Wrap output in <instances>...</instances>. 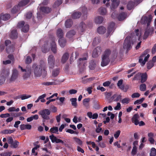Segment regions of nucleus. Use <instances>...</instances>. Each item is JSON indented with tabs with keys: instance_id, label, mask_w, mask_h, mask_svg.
I'll return each mask as SVG.
<instances>
[{
	"instance_id": "1",
	"label": "nucleus",
	"mask_w": 156,
	"mask_h": 156,
	"mask_svg": "<svg viewBox=\"0 0 156 156\" xmlns=\"http://www.w3.org/2000/svg\"><path fill=\"white\" fill-rule=\"evenodd\" d=\"M32 69L36 77H39L42 76L43 77H44L47 75V67L45 63L43 61H41L39 65L34 63L32 66Z\"/></svg>"
},
{
	"instance_id": "2",
	"label": "nucleus",
	"mask_w": 156,
	"mask_h": 156,
	"mask_svg": "<svg viewBox=\"0 0 156 156\" xmlns=\"http://www.w3.org/2000/svg\"><path fill=\"white\" fill-rule=\"evenodd\" d=\"M51 113L50 111L47 109H45L40 111L38 112V114L41 115L43 123L42 125L45 127V125L44 122L47 120H48L50 119L49 115Z\"/></svg>"
},
{
	"instance_id": "3",
	"label": "nucleus",
	"mask_w": 156,
	"mask_h": 156,
	"mask_svg": "<svg viewBox=\"0 0 156 156\" xmlns=\"http://www.w3.org/2000/svg\"><path fill=\"white\" fill-rule=\"evenodd\" d=\"M87 59L86 57L80 58L78 61V63L79 67L80 68V71L82 72L84 69V67L87 65V62L86 61Z\"/></svg>"
},
{
	"instance_id": "4",
	"label": "nucleus",
	"mask_w": 156,
	"mask_h": 156,
	"mask_svg": "<svg viewBox=\"0 0 156 156\" xmlns=\"http://www.w3.org/2000/svg\"><path fill=\"white\" fill-rule=\"evenodd\" d=\"M152 19V17L151 15H149L148 16H143L141 20V23L143 24H147V27H148L150 25Z\"/></svg>"
},
{
	"instance_id": "5",
	"label": "nucleus",
	"mask_w": 156,
	"mask_h": 156,
	"mask_svg": "<svg viewBox=\"0 0 156 156\" xmlns=\"http://www.w3.org/2000/svg\"><path fill=\"white\" fill-rule=\"evenodd\" d=\"M5 45L7 47L6 50L8 53L13 52L14 50V46L13 44H11V41L9 40L5 41Z\"/></svg>"
},
{
	"instance_id": "6",
	"label": "nucleus",
	"mask_w": 156,
	"mask_h": 156,
	"mask_svg": "<svg viewBox=\"0 0 156 156\" xmlns=\"http://www.w3.org/2000/svg\"><path fill=\"white\" fill-rule=\"evenodd\" d=\"M123 48L124 49L127 50V51H129L132 48L131 46V39L130 37H127L125 39Z\"/></svg>"
},
{
	"instance_id": "7",
	"label": "nucleus",
	"mask_w": 156,
	"mask_h": 156,
	"mask_svg": "<svg viewBox=\"0 0 156 156\" xmlns=\"http://www.w3.org/2000/svg\"><path fill=\"white\" fill-rule=\"evenodd\" d=\"M140 76H141V83H143L146 82L147 78V75L146 73H138V74H136L134 77L133 80H138L137 77Z\"/></svg>"
},
{
	"instance_id": "8",
	"label": "nucleus",
	"mask_w": 156,
	"mask_h": 156,
	"mask_svg": "<svg viewBox=\"0 0 156 156\" xmlns=\"http://www.w3.org/2000/svg\"><path fill=\"white\" fill-rule=\"evenodd\" d=\"M48 63L50 69H52L55 67V59L53 55H50L48 59Z\"/></svg>"
},
{
	"instance_id": "9",
	"label": "nucleus",
	"mask_w": 156,
	"mask_h": 156,
	"mask_svg": "<svg viewBox=\"0 0 156 156\" xmlns=\"http://www.w3.org/2000/svg\"><path fill=\"white\" fill-rule=\"evenodd\" d=\"M50 139L51 140L52 143H54L55 142L56 143L58 144L61 143L62 144L66 145V144L64 142L61 140L57 138V137L55 136L54 134H52L49 136Z\"/></svg>"
},
{
	"instance_id": "10",
	"label": "nucleus",
	"mask_w": 156,
	"mask_h": 156,
	"mask_svg": "<svg viewBox=\"0 0 156 156\" xmlns=\"http://www.w3.org/2000/svg\"><path fill=\"white\" fill-rule=\"evenodd\" d=\"M154 31V29L153 27L149 28L147 27L146 29L143 37L144 39H147L149 35L152 34Z\"/></svg>"
},
{
	"instance_id": "11",
	"label": "nucleus",
	"mask_w": 156,
	"mask_h": 156,
	"mask_svg": "<svg viewBox=\"0 0 156 156\" xmlns=\"http://www.w3.org/2000/svg\"><path fill=\"white\" fill-rule=\"evenodd\" d=\"M102 51V49L101 47L98 46L95 48L93 50L92 54L93 58L98 57Z\"/></svg>"
},
{
	"instance_id": "12",
	"label": "nucleus",
	"mask_w": 156,
	"mask_h": 156,
	"mask_svg": "<svg viewBox=\"0 0 156 156\" xmlns=\"http://www.w3.org/2000/svg\"><path fill=\"white\" fill-rule=\"evenodd\" d=\"M115 25L114 23L112 22L110 23L107 30V37L110 35L112 32L114 31Z\"/></svg>"
},
{
	"instance_id": "13",
	"label": "nucleus",
	"mask_w": 156,
	"mask_h": 156,
	"mask_svg": "<svg viewBox=\"0 0 156 156\" xmlns=\"http://www.w3.org/2000/svg\"><path fill=\"white\" fill-rule=\"evenodd\" d=\"M110 61L109 58L105 57L102 56V61L101 63V66L104 67L107 65Z\"/></svg>"
},
{
	"instance_id": "14",
	"label": "nucleus",
	"mask_w": 156,
	"mask_h": 156,
	"mask_svg": "<svg viewBox=\"0 0 156 156\" xmlns=\"http://www.w3.org/2000/svg\"><path fill=\"white\" fill-rule=\"evenodd\" d=\"M18 73V71L16 69H14L12 70V73L11 77L10 79V82L14 81L17 78Z\"/></svg>"
},
{
	"instance_id": "15",
	"label": "nucleus",
	"mask_w": 156,
	"mask_h": 156,
	"mask_svg": "<svg viewBox=\"0 0 156 156\" xmlns=\"http://www.w3.org/2000/svg\"><path fill=\"white\" fill-rule=\"evenodd\" d=\"M51 48L52 52L55 54L57 52V46L54 39L52 40L51 44Z\"/></svg>"
},
{
	"instance_id": "16",
	"label": "nucleus",
	"mask_w": 156,
	"mask_h": 156,
	"mask_svg": "<svg viewBox=\"0 0 156 156\" xmlns=\"http://www.w3.org/2000/svg\"><path fill=\"white\" fill-rule=\"evenodd\" d=\"M111 0L112 2L111 7V9L112 10H114L118 6L119 4V1H117V0Z\"/></svg>"
},
{
	"instance_id": "17",
	"label": "nucleus",
	"mask_w": 156,
	"mask_h": 156,
	"mask_svg": "<svg viewBox=\"0 0 156 156\" xmlns=\"http://www.w3.org/2000/svg\"><path fill=\"white\" fill-rule=\"evenodd\" d=\"M40 9L42 12L45 13H48L50 12L51 10V8L46 6H43L41 7Z\"/></svg>"
},
{
	"instance_id": "18",
	"label": "nucleus",
	"mask_w": 156,
	"mask_h": 156,
	"mask_svg": "<svg viewBox=\"0 0 156 156\" xmlns=\"http://www.w3.org/2000/svg\"><path fill=\"white\" fill-rule=\"evenodd\" d=\"M139 116L137 114L134 115L132 118V122L136 125H137L139 124V122L138 119L139 118Z\"/></svg>"
},
{
	"instance_id": "19",
	"label": "nucleus",
	"mask_w": 156,
	"mask_h": 156,
	"mask_svg": "<svg viewBox=\"0 0 156 156\" xmlns=\"http://www.w3.org/2000/svg\"><path fill=\"white\" fill-rule=\"evenodd\" d=\"M69 57V54L68 52L65 53L62 56L61 62L64 64L66 62Z\"/></svg>"
},
{
	"instance_id": "20",
	"label": "nucleus",
	"mask_w": 156,
	"mask_h": 156,
	"mask_svg": "<svg viewBox=\"0 0 156 156\" xmlns=\"http://www.w3.org/2000/svg\"><path fill=\"white\" fill-rule=\"evenodd\" d=\"M86 28V24L83 22H81L78 27V29L82 32H83L85 30Z\"/></svg>"
},
{
	"instance_id": "21",
	"label": "nucleus",
	"mask_w": 156,
	"mask_h": 156,
	"mask_svg": "<svg viewBox=\"0 0 156 156\" xmlns=\"http://www.w3.org/2000/svg\"><path fill=\"white\" fill-rule=\"evenodd\" d=\"M18 34L17 30H13L12 31L10 35V37L12 39H15L17 38Z\"/></svg>"
},
{
	"instance_id": "22",
	"label": "nucleus",
	"mask_w": 156,
	"mask_h": 156,
	"mask_svg": "<svg viewBox=\"0 0 156 156\" xmlns=\"http://www.w3.org/2000/svg\"><path fill=\"white\" fill-rule=\"evenodd\" d=\"M9 74V71L8 69L3 70L2 71L1 76L2 77H4L5 79L7 78Z\"/></svg>"
},
{
	"instance_id": "23",
	"label": "nucleus",
	"mask_w": 156,
	"mask_h": 156,
	"mask_svg": "<svg viewBox=\"0 0 156 156\" xmlns=\"http://www.w3.org/2000/svg\"><path fill=\"white\" fill-rule=\"evenodd\" d=\"M58 43L60 46L62 48L64 47L66 44V40L65 38H59Z\"/></svg>"
},
{
	"instance_id": "24",
	"label": "nucleus",
	"mask_w": 156,
	"mask_h": 156,
	"mask_svg": "<svg viewBox=\"0 0 156 156\" xmlns=\"http://www.w3.org/2000/svg\"><path fill=\"white\" fill-rule=\"evenodd\" d=\"M81 13L79 12H74L72 15L73 19H76L79 18L81 15Z\"/></svg>"
},
{
	"instance_id": "25",
	"label": "nucleus",
	"mask_w": 156,
	"mask_h": 156,
	"mask_svg": "<svg viewBox=\"0 0 156 156\" xmlns=\"http://www.w3.org/2000/svg\"><path fill=\"white\" fill-rule=\"evenodd\" d=\"M73 22L71 19L67 20L65 22V26L66 28H70L73 24Z\"/></svg>"
},
{
	"instance_id": "26",
	"label": "nucleus",
	"mask_w": 156,
	"mask_h": 156,
	"mask_svg": "<svg viewBox=\"0 0 156 156\" xmlns=\"http://www.w3.org/2000/svg\"><path fill=\"white\" fill-rule=\"evenodd\" d=\"M10 15L9 14H1L0 18L1 20H3L6 21L10 19Z\"/></svg>"
},
{
	"instance_id": "27",
	"label": "nucleus",
	"mask_w": 156,
	"mask_h": 156,
	"mask_svg": "<svg viewBox=\"0 0 156 156\" xmlns=\"http://www.w3.org/2000/svg\"><path fill=\"white\" fill-rule=\"evenodd\" d=\"M111 51L109 49H106L102 55V56L105 57L109 58V56L111 55Z\"/></svg>"
},
{
	"instance_id": "28",
	"label": "nucleus",
	"mask_w": 156,
	"mask_h": 156,
	"mask_svg": "<svg viewBox=\"0 0 156 156\" xmlns=\"http://www.w3.org/2000/svg\"><path fill=\"white\" fill-rule=\"evenodd\" d=\"M31 126L30 124H22L20 126V129L21 130L25 129H30L31 128Z\"/></svg>"
},
{
	"instance_id": "29",
	"label": "nucleus",
	"mask_w": 156,
	"mask_h": 156,
	"mask_svg": "<svg viewBox=\"0 0 156 156\" xmlns=\"http://www.w3.org/2000/svg\"><path fill=\"white\" fill-rule=\"evenodd\" d=\"M95 22L97 24H100L103 21V18L102 16H98L95 19Z\"/></svg>"
},
{
	"instance_id": "30",
	"label": "nucleus",
	"mask_w": 156,
	"mask_h": 156,
	"mask_svg": "<svg viewBox=\"0 0 156 156\" xmlns=\"http://www.w3.org/2000/svg\"><path fill=\"white\" fill-rule=\"evenodd\" d=\"M106 28L103 26L99 27L97 29V31L100 34H104L106 32Z\"/></svg>"
},
{
	"instance_id": "31",
	"label": "nucleus",
	"mask_w": 156,
	"mask_h": 156,
	"mask_svg": "<svg viewBox=\"0 0 156 156\" xmlns=\"http://www.w3.org/2000/svg\"><path fill=\"white\" fill-rule=\"evenodd\" d=\"M76 34V32L74 30H71L68 31L66 35V37L70 38L72 37Z\"/></svg>"
},
{
	"instance_id": "32",
	"label": "nucleus",
	"mask_w": 156,
	"mask_h": 156,
	"mask_svg": "<svg viewBox=\"0 0 156 156\" xmlns=\"http://www.w3.org/2000/svg\"><path fill=\"white\" fill-rule=\"evenodd\" d=\"M57 34L58 37L59 38H62L64 36V33L62 29H58L57 30Z\"/></svg>"
},
{
	"instance_id": "33",
	"label": "nucleus",
	"mask_w": 156,
	"mask_h": 156,
	"mask_svg": "<svg viewBox=\"0 0 156 156\" xmlns=\"http://www.w3.org/2000/svg\"><path fill=\"white\" fill-rule=\"evenodd\" d=\"M58 127L57 126H54L51 128L50 130L49 131L52 133H55L58 134Z\"/></svg>"
},
{
	"instance_id": "34",
	"label": "nucleus",
	"mask_w": 156,
	"mask_h": 156,
	"mask_svg": "<svg viewBox=\"0 0 156 156\" xmlns=\"http://www.w3.org/2000/svg\"><path fill=\"white\" fill-rule=\"evenodd\" d=\"M98 11L100 14L102 15H106L107 13L106 9L105 7H101L99 9Z\"/></svg>"
},
{
	"instance_id": "35",
	"label": "nucleus",
	"mask_w": 156,
	"mask_h": 156,
	"mask_svg": "<svg viewBox=\"0 0 156 156\" xmlns=\"http://www.w3.org/2000/svg\"><path fill=\"white\" fill-rule=\"evenodd\" d=\"M126 16V14L125 13L122 12L119 14L118 18L119 21H121L125 18Z\"/></svg>"
},
{
	"instance_id": "36",
	"label": "nucleus",
	"mask_w": 156,
	"mask_h": 156,
	"mask_svg": "<svg viewBox=\"0 0 156 156\" xmlns=\"http://www.w3.org/2000/svg\"><path fill=\"white\" fill-rule=\"evenodd\" d=\"M30 2V0H23L20 1L18 4L20 7L23 6L27 5Z\"/></svg>"
},
{
	"instance_id": "37",
	"label": "nucleus",
	"mask_w": 156,
	"mask_h": 156,
	"mask_svg": "<svg viewBox=\"0 0 156 156\" xmlns=\"http://www.w3.org/2000/svg\"><path fill=\"white\" fill-rule=\"evenodd\" d=\"M60 69L57 68L53 70L52 72V76L54 77L57 76L59 74Z\"/></svg>"
},
{
	"instance_id": "38",
	"label": "nucleus",
	"mask_w": 156,
	"mask_h": 156,
	"mask_svg": "<svg viewBox=\"0 0 156 156\" xmlns=\"http://www.w3.org/2000/svg\"><path fill=\"white\" fill-rule=\"evenodd\" d=\"M76 101L77 99L76 98H72L70 99V101L71 102L72 105L75 107H76L77 106Z\"/></svg>"
},
{
	"instance_id": "39",
	"label": "nucleus",
	"mask_w": 156,
	"mask_h": 156,
	"mask_svg": "<svg viewBox=\"0 0 156 156\" xmlns=\"http://www.w3.org/2000/svg\"><path fill=\"white\" fill-rule=\"evenodd\" d=\"M134 2L132 1L129 2L127 5V8L129 10H131L134 6Z\"/></svg>"
},
{
	"instance_id": "40",
	"label": "nucleus",
	"mask_w": 156,
	"mask_h": 156,
	"mask_svg": "<svg viewBox=\"0 0 156 156\" xmlns=\"http://www.w3.org/2000/svg\"><path fill=\"white\" fill-rule=\"evenodd\" d=\"M15 129H5L2 131V133L4 134H11L15 131Z\"/></svg>"
},
{
	"instance_id": "41",
	"label": "nucleus",
	"mask_w": 156,
	"mask_h": 156,
	"mask_svg": "<svg viewBox=\"0 0 156 156\" xmlns=\"http://www.w3.org/2000/svg\"><path fill=\"white\" fill-rule=\"evenodd\" d=\"M20 7L18 5L14 6L11 10L12 12L13 13H16L20 9Z\"/></svg>"
},
{
	"instance_id": "42",
	"label": "nucleus",
	"mask_w": 156,
	"mask_h": 156,
	"mask_svg": "<svg viewBox=\"0 0 156 156\" xmlns=\"http://www.w3.org/2000/svg\"><path fill=\"white\" fill-rule=\"evenodd\" d=\"M119 89L121 90L124 92H126L129 89V86L127 85L125 86L124 85H122L119 87Z\"/></svg>"
},
{
	"instance_id": "43",
	"label": "nucleus",
	"mask_w": 156,
	"mask_h": 156,
	"mask_svg": "<svg viewBox=\"0 0 156 156\" xmlns=\"http://www.w3.org/2000/svg\"><path fill=\"white\" fill-rule=\"evenodd\" d=\"M154 63L153 61H149L147 63V68L148 69H151L154 66Z\"/></svg>"
},
{
	"instance_id": "44",
	"label": "nucleus",
	"mask_w": 156,
	"mask_h": 156,
	"mask_svg": "<svg viewBox=\"0 0 156 156\" xmlns=\"http://www.w3.org/2000/svg\"><path fill=\"white\" fill-rule=\"evenodd\" d=\"M100 40L99 38L98 37H95L93 40L92 44L93 46H95L98 44L100 42Z\"/></svg>"
},
{
	"instance_id": "45",
	"label": "nucleus",
	"mask_w": 156,
	"mask_h": 156,
	"mask_svg": "<svg viewBox=\"0 0 156 156\" xmlns=\"http://www.w3.org/2000/svg\"><path fill=\"white\" fill-rule=\"evenodd\" d=\"M29 26L28 24H26L22 28V31L24 32H27L29 30Z\"/></svg>"
},
{
	"instance_id": "46",
	"label": "nucleus",
	"mask_w": 156,
	"mask_h": 156,
	"mask_svg": "<svg viewBox=\"0 0 156 156\" xmlns=\"http://www.w3.org/2000/svg\"><path fill=\"white\" fill-rule=\"evenodd\" d=\"M62 2V0H57L54 3L53 5L54 8H56L59 6Z\"/></svg>"
},
{
	"instance_id": "47",
	"label": "nucleus",
	"mask_w": 156,
	"mask_h": 156,
	"mask_svg": "<svg viewBox=\"0 0 156 156\" xmlns=\"http://www.w3.org/2000/svg\"><path fill=\"white\" fill-rule=\"evenodd\" d=\"M151 151L150 156H155L156 155V149L154 147H152Z\"/></svg>"
},
{
	"instance_id": "48",
	"label": "nucleus",
	"mask_w": 156,
	"mask_h": 156,
	"mask_svg": "<svg viewBox=\"0 0 156 156\" xmlns=\"http://www.w3.org/2000/svg\"><path fill=\"white\" fill-rule=\"evenodd\" d=\"M73 139L78 144L80 145H82L83 142L80 139L76 137H74Z\"/></svg>"
},
{
	"instance_id": "49",
	"label": "nucleus",
	"mask_w": 156,
	"mask_h": 156,
	"mask_svg": "<svg viewBox=\"0 0 156 156\" xmlns=\"http://www.w3.org/2000/svg\"><path fill=\"white\" fill-rule=\"evenodd\" d=\"M25 22L24 21H21L19 22L17 25V27L19 28H22L25 25Z\"/></svg>"
},
{
	"instance_id": "50",
	"label": "nucleus",
	"mask_w": 156,
	"mask_h": 156,
	"mask_svg": "<svg viewBox=\"0 0 156 156\" xmlns=\"http://www.w3.org/2000/svg\"><path fill=\"white\" fill-rule=\"evenodd\" d=\"M90 98H86L84 99L83 101V103L84 105L86 107L88 106L87 103L90 101Z\"/></svg>"
},
{
	"instance_id": "51",
	"label": "nucleus",
	"mask_w": 156,
	"mask_h": 156,
	"mask_svg": "<svg viewBox=\"0 0 156 156\" xmlns=\"http://www.w3.org/2000/svg\"><path fill=\"white\" fill-rule=\"evenodd\" d=\"M137 152V147L136 146H133L132 150L131 151V154L132 155L134 156L136 154Z\"/></svg>"
},
{
	"instance_id": "52",
	"label": "nucleus",
	"mask_w": 156,
	"mask_h": 156,
	"mask_svg": "<svg viewBox=\"0 0 156 156\" xmlns=\"http://www.w3.org/2000/svg\"><path fill=\"white\" fill-rule=\"evenodd\" d=\"M19 142L15 141L13 142L11 144V147L13 148H16L17 147L18 145Z\"/></svg>"
},
{
	"instance_id": "53",
	"label": "nucleus",
	"mask_w": 156,
	"mask_h": 156,
	"mask_svg": "<svg viewBox=\"0 0 156 156\" xmlns=\"http://www.w3.org/2000/svg\"><path fill=\"white\" fill-rule=\"evenodd\" d=\"M146 86L145 84H141L140 86V90L141 91H144L146 90Z\"/></svg>"
},
{
	"instance_id": "54",
	"label": "nucleus",
	"mask_w": 156,
	"mask_h": 156,
	"mask_svg": "<svg viewBox=\"0 0 156 156\" xmlns=\"http://www.w3.org/2000/svg\"><path fill=\"white\" fill-rule=\"evenodd\" d=\"M33 16L32 12H27L26 15L25 17L27 19H30Z\"/></svg>"
},
{
	"instance_id": "55",
	"label": "nucleus",
	"mask_w": 156,
	"mask_h": 156,
	"mask_svg": "<svg viewBox=\"0 0 156 156\" xmlns=\"http://www.w3.org/2000/svg\"><path fill=\"white\" fill-rule=\"evenodd\" d=\"M129 101L130 99L129 98H125L122 100L121 103L123 104H127L129 103Z\"/></svg>"
},
{
	"instance_id": "56",
	"label": "nucleus",
	"mask_w": 156,
	"mask_h": 156,
	"mask_svg": "<svg viewBox=\"0 0 156 156\" xmlns=\"http://www.w3.org/2000/svg\"><path fill=\"white\" fill-rule=\"evenodd\" d=\"M32 60L31 57L30 56H27L25 60V63L26 64H30L32 62Z\"/></svg>"
},
{
	"instance_id": "57",
	"label": "nucleus",
	"mask_w": 156,
	"mask_h": 156,
	"mask_svg": "<svg viewBox=\"0 0 156 156\" xmlns=\"http://www.w3.org/2000/svg\"><path fill=\"white\" fill-rule=\"evenodd\" d=\"M144 98H142L140 99L137 100L136 101H134V105H136L137 104H141L144 101Z\"/></svg>"
},
{
	"instance_id": "58",
	"label": "nucleus",
	"mask_w": 156,
	"mask_h": 156,
	"mask_svg": "<svg viewBox=\"0 0 156 156\" xmlns=\"http://www.w3.org/2000/svg\"><path fill=\"white\" fill-rule=\"evenodd\" d=\"M105 97L107 99L109 98L112 95V92H105Z\"/></svg>"
},
{
	"instance_id": "59",
	"label": "nucleus",
	"mask_w": 156,
	"mask_h": 156,
	"mask_svg": "<svg viewBox=\"0 0 156 156\" xmlns=\"http://www.w3.org/2000/svg\"><path fill=\"white\" fill-rule=\"evenodd\" d=\"M80 10L82 11L84 15H86L87 14V9L85 7L80 8Z\"/></svg>"
},
{
	"instance_id": "60",
	"label": "nucleus",
	"mask_w": 156,
	"mask_h": 156,
	"mask_svg": "<svg viewBox=\"0 0 156 156\" xmlns=\"http://www.w3.org/2000/svg\"><path fill=\"white\" fill-rule=\"evenodd\" d=\"M140 96V94L138 93H134L131 95V97L133 98H138Z\"/></svg>"
},
{
	"instance_id": "61",
	"label": "nucleus",
	"mask_w": 156,
	"mask_h": 156,
	"mask_svg": "<svg viewBox=\"0 0 156 156\" xmlns=\"http://www.w3.org/2000/svg\"><path fill=\"white\" fill-rule=\"evenodd\" d=\"M25 70L24 72L28 73H29L31 74V69L30 66H27L26 69H24Z\"/></svg>"
},
{
	"instance_id": "62",
	"label": "nucleus",
	"mask_w": 156,
	"mask_h": 156,
	"mask_svg": "<svg viewBox=\"0 0 156 156\" xmlns=\"http://www.w3.org/2000/svg\"><path fill=\"white\" fill-rule=\"evenodd\" d=\"M111 83L109 81H107L104 82L103 83V86L105 87H108L110 85Z\"/></svg>"
},
{
	"instance_id": "63",
	"label": "nucleus",
	"mask_w": 156,
	"mask_h": 156,
	"mask_svg": "<svg viewBox=\"0 0 156 156\" xmlns=\"http://www.w3.org/2000/svg\"><path fill=\"white\" fill-rule=\"evenodd\" d=\"M120 131L119 130H117L114 134V136L115 139H117L119 136L120 133Z\"/></svg>"
},
{
	"instance_id": "64",
	"label": "nucleus",
	"mask_w": 156,
	"mask_h": 156,
	"mask_svg": "<svg viewBox=\"0 0 156 156\" xmlns=\"http://www.w3.org/2000/svg\"><path fill=\"white\" fill-rule=\"evenodd\" d=\"M10 116L9 113L2 114L0 115V117L2 118H6L9 117Z\"/></svg>"
}]
</instances>
